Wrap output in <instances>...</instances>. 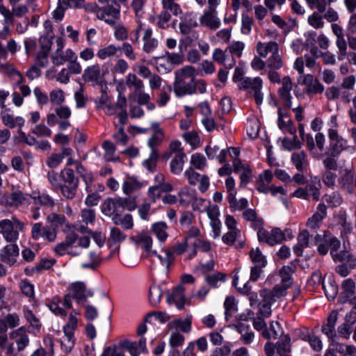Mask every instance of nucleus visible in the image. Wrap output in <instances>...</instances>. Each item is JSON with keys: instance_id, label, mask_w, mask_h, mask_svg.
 I'll use <instances>...</instances> for the list:
<instances>
[{"instance_id": "f257e3e1", "label": "nucleus", "mask_w": 356, "mask_h": 356, "mask_svg": "<svg viewBox=\"0 0 356 356\" xmlns=\"http://www.w3.org/2000/svg\"><path fill=\"white\" fill-rule=\"evenodd\" d=\"M29 331L25 326L19 327L9 332L7 343L0 349L6 356H18L30 343Z\"/></svg>"}, {"instance_id": "f03ea898", "label": "nucleus", "mask_w": 356, "mask_h": 356, "mask_svg": "<svg viewBox=\"0 0 356 356\" xmlns=\"http://www.w3.org/2000/svg\"><path fill=\"white\" fill-rule=\"evenodd\" d=\"M89 236H81L74 232L67 234L65 240L58 243L54 251L56 254L63 256L65 254L75 257L80 254V248L86 249L90 246Z\"/></svg>"}, {"instance_id": "7ed1b4c3", "label": "nucleus", "mask_w": 356, "mask_h": 356, "mask_svg": "<svg viewBox=\"0 0 356 356\" xmlns=\"http://www.w3.org/2000/svg\"><path fill=\"white\" fill-rule=\"evenodd\" d=\"M195 68L186 65L175 72V89H206L207 84L203 79L195 77Z\"/></svg>"}, {"instance_id": "20e7f679", "label": "nucleus", "mask_w": 356, "mask_h": 356, "mask_svg": "<svg viewBox=\"0 0 356 356\" xmlns=\"http://www.w3.org/2000/svg\"><path fill=\"white\" fill-rule=\"evenodd\" d=\"M24 224L15 216L10 219L0 220V234L9 243H15L19 238V232L24 229Z\"/></svg>"}, {"instance_id": "39448f33", "label": "nucleus", "mask_w": 356, "mask_h": 356, "mask_svg": "<svg viewBox=\"0 0 356 356\" xmlns=\"http://www.w3.org/2000/svg\"><path fill=\"white\" fill-rule=\"evenodd\" d=\"M305 60L302 57H298L293 63V68L300 74L298 78L299 85L305 86L307 89H323L322 84L312 74H304Z\"/></svg>"}, {"instance_id": "423d86ee", "label": "nucleus", "mask_w": 356, "mask_h": 356, "mask_svg": "<svg viewBox=\"0 0 356 356\" xmlns=\"http://www.w3.org/2000/svg\"><path fill=\"white\" fill-rule=\"evenodd\" d=\"M120 6L115 1H111V4L99 8L96 10V15L99 19L104 20L111 26H115L119 19Z\"/></svg>"}, {"instance_id": "0eeeda50", "label": "nucleus", "mask_w": 356, "mask_h": 356, "mask_svg": "<svg viewBox=\"0 0 356 356\" xmlns=\"http://www.w3.org/2000/svg\"><path fill=\"white\" fill-rule=\"evenodd\" d=\"M120 6L115 1H111V4L99 8L96 10V15L99 19L104 20L111 26H115L119 19Z\"/></svg>"}, {"instance_id": "6e6552de", "label": "nucleus", "mask_w": 356, "mask_h": 356, "mask_svg": "<svg viewBox=\"0 0 356 356\" xmlns=\"http://www.w3.org/2000/svg\"><path fill=\"white\" fill-rule=\"evenodd\" d=\"M286 232L291 233V229H286L282 232L280 228L275 227L269 232L261 227L257 232V236L259 241L273 246L286 239Z\"/></svg>"}, {"instance_id": "1a4fd4ad", "label": "nucleus", "mask_w": 356, "mask_h": 356, "mask_svg": "<svg viewBox=\"0 0 356 356\" xmlns=\"http://www.w3.org/2000/svg\"><path fill=\"white\" fill-rule=\"evenodd\" d=\"M108 72V68L101 69L98 64L87 67L83 72L82 79L84 81L92 82L96 85H102L104 76Z\"/></svg>"}, {"instance_id": "9d476101", "label": "nucleus", "mask_w": 356, "mask_h": 356, "mask_svg": "<svg viewBox=\"0 0 356 356\" xmlns=\"http://www.w3.org/2000/svg\"><path fill=\"white\" fill-rule=\"evenodd\" d=\"M330 139V154L332 156H338L344 149H351V147L347 145V140L340 137L337 130L330 129L328 130Z\"/></svg>"}, {"instance_id": "9b49d317", "label": "nucleus", "mask_w": 356, "mask_h": 356, "mask_svg": "<svg viewBox=\"0 0 356 356\" xmlns=\"http://www.w3.org/2000/svg\"><path fill=\"white\" fill-rule=\"evenodd\" d=\"M325 240L330 242V254L333 260L335 262L346 261L351 254L346 250L338 252V250L341 246L340 241L337 237L328 233L325 234Z\"/></svg>"}, {"instance_id": "f8f14e48", "label": "nucleus", "mask_w": 356, "mask_h": 356, "mask_svg": "<svg viewBox=\"0 0 356 356\" xmlns=\"http://www.w3.org/2000/svg\"><path fill=\"white\" fill-rule=\"evenodd\" d=\"M40 49L35 58V63L39 67H46L49 63V54L52 46V41L49 37H40L39 39Z\"/></svg>"}, {"instance_id": "ddd939ff", "label": "nucleus", "mask_w": 356, "mask_h": 356, "mask_svg": "<svg viewBox=\"0 0 356 356\" xmlns=\"http://www.w3.org/2000/svg\"><path fill=\"white\" fill-rule=\"evenodd\" d=\"M101 211L106 216L119 217L122 213L119 197L105 199L101 205Z\"/></svg>"}, {"instance_id": "4468645a", "label": "nucleus", "mask_w": 356, "mask_h": 356, "mask_svg": "<svg viewBox=\"0 0 356 356\" xmlns=\"http://www.w3.org/2000/svg\"><path fill=\"white\" fill-rule=\"evenodd\" d=\"M200 24L201 26L211 30H216L220 28L221 21L220 18L217 17V11L204 9L202 15L200 17Z\"/></svg>"}, {"instance_id": "2eb2a0df", "label": "nucleus", "mask_w": 356, "mask_h": 356, "mask_svg": "<svg viewBox=\"0 0 356 356\" xmlns=\"http://www.w3.org/2000/svg\"><path fill=\"white\" fill-rule=\"evenodd\" d=\"M326 215L327 207L324 203L319 204L316 212L307 220L306 223L307 227L311 229H317L320 228Z\"/></svg>"}, {"instance_id": "dca6fc26", "label": "nucleus", "mask_w": 356, "mask_h": 356, "mask_svg": "<svg viewBox=\"0 0 356 356\" xmlns=\"http://www.w3.org/2000/svg\"><path fill=\"white\" fill-rule=\"evenodd\" d=\"M145 186V183L140 181L137 177L134 176H127L122 183V188L126 195H130L140 191Z\"/></svg>"}, {"instance_id": "f3484780", "label": "nucleus", "mask_w": 356, "mask_h": 356, "mask_svg": "<svg viewBox=\"0 0 356 356\" xmlns=\"http://www.w3.org/2000/svg\"><path fill=\"white\" fill-rule=\"evenodd\" d=\"M338 318V312L336 310L332 311L327 319L326 323L323 325L321 331L325 334L329 339L332 340V343L334 341V339L337 337V334L335 330V325Z\"/></svg>"}, {"instance_id": "a211bd4d", "label": "nucleus", "mask_w": 356, "mask_h": 356, "mask_svg": "<svg viewBox=\"0 0 356 356\" xmlns=\"http://www.w3.org/2000/svg\"><path fill=\"white\" fill-rule=\"evenodd\" d=\"M142 41L143 42L142 49L147 54L154 53L159 47V40L153 37L152 29H145L142 36Z\"/></svg>"}, {"instance_id": "6ab92c4d", "label": "nucleus", "mask_w": 356, "mask_h": 356, "mask_svg": "<svg viewBox=\"0 0 356 356\" xmlns=\"http://www.w3.org/2000/svg\"><path fill=\"white\" fill-rule=\"evenodd\" d=\"M198 25L195 15L192 13H186L181 17L179 24V29L181 34L188 35L192 29Z\"/></svg>"}, {"instance_id": "aec40b11", "label": "nucleus", "mask_w": 356, "mask_h": 356, "mask_svg": "<svg viewBox=\"0 0 356 356\" xmlns=\"http://www.w3.org/2000/svg\"><path fill=\"white\" fill-rule=\"evenodd\" d=\"M356 284L351 278L344 280L341 283L342 291L339 295V300L341 302H346L350 300L355 293Z\"/></svg>"}, {"instance_id": "412c9836", "label": "nucleus", "mask_w": 356, "mask_h": 356, "mask_svg": "<svg viewBox=\"0 0 356 356\" xmlns=\"http://www.w3.org/2000/svg\"><path fill=\"white\" fill-rule=\"evenodd\" d=\"M150 97L148 94L143 92L142 90H134L129 95V102L130 104L137 103L139 105H147L149 110H154L155 105L149 102Z\"/></svg>"}, {"instance_id": "4be33fe9", "label": "nucleus", "mask_w": 356, "mask_h": 356, "mask_svg": "<svg viewBox=\"0 0 356 356\" xmlns=\"http://www.w3.org/2000/svg\"><path fill=\"white\" fill-rule=\"evenodd\" d=\"M273 178V172L270 170H265L261 173L256 181L255 188L260 192L265 194L269 193L270 184Z\"/></svg>"}, {"instance_id": "5701e85b", "label": "nucleus", "mask_w": 356, "mask_h": 356, "mask_svg": "<svg viewBox=\"0 0 356 356\" xmlns=\"http://www.w3.org/2000/svg\"><path fill=\"white\" fill-rule=\"evenodd\" d=\"M123 346L131 356H138L142 353H147L146 339L144 337H141L138 342H132L127 340L123 341Z\"/></svg>"}, {"instance_id": "b1692460", "label": "nucleus", "mask_w": 356, "mask_h": 356, "mask_svg": "<svg viewBox=\"0 0 356 356\" xmlns=\"http://www.w3.org/2000/svg\"><path fill=\"white\" fill-rule=\"evenodd\" d=\"M30 198H31V196L24 194L20 191H15L6 197L5 203L10 207H18L28 204Z\"/></svg>"}, {"instance_id": "393cba45", "label": "nucleus", "mask_w": 356, "mask_h": 356, "mask_svg": "<svg viewBox=\"0 0 356 356\" xmlns=\"http://www.w3.org/2000/svg\"><path fill=\"white\" fill-rule=\"evenodd\" d=\"M133 240L147 253V256L155 254V251L152 250V238L147 232L138 233L133 237Z\"/></svg>"}, {"instance_id": "a878e982", "label": "nucleus", "mask_w": 356, "mask_h": 356, "mask_svg": "<svg viewBox=\"0 0 356 356\" xmlns=\"http://www.w3.org/2000/svg\"><path fill=\"white\" fill-rule=\"evenodd\" d=\"M18 255L19 248L16 244H15V243H11L10 244L5 246L1 250L0 253L1 259L10 265L15 263V258Z\"/></svg>"}, {"instance_id": "bb28decb", "label": "nucleus", "mask_w": 356, "mask_h": 356, "mask_svg": "<svg viewBox=\"0 0 356 356\" xmlns=\"http://www.w3.org/2000/svg\"><path fill=\"white\" fill-rule=\"evenodd\" d=\"M291 161L298 171L301 172L307 171L309 166V161L307 154L304 151L292 153Z\"/></svg>"}, {"instance_id": "cd10ccee", "label": "nucleus", "mask_w": 356, "mask_h": 356, "mask_svg": "<svg viewBox=\"0 0 356 356\" xmlns=\"http://www.w3.org/2000/svg\"><path fill=\"white\" fill-rule=\"evenodd\" d=\"M170 304H175L178 309H182L185 304L184 288L178 286L167 297Z\"/></svg>"}, {"instance_id": "c85d7f7f", "label": "nucleus", "mask_w": 356, "mask_h": 356, "mask_svg": "<svg viewBox=\"0 0 356 356\" xmlns=\"http://www.w3.org/2000/svg\"><path fill=\"white\" fill-rule=\"evenodd\" d=\"M1 118L3 124L10 129H14L15 127H18V129L22 128L25 123V120L22 117H15L5 111L1 113Z\"/></svg>"}, {"instance_id": "c756f323", "label": "nucleus", "mask_w": 356, "mask_h": 356, "mask_svg": "<svg viewBox=\"0 0 356 356\" xmlns=\"http://www.w3.org/2000/svg\"><path fill=\"white\" fill-rule=\"evenodd\" d=\"M72 296L78 303H83L86 300V286L83 282H73L69 286Z\"/></svg>"}, {"instance_id": "7c9ffc66", "label": "nucleus", "mask_w": 356, "mask_h": 356, "mask_svg": "<svg viewBox=\"0 0 356 356\" xmlns=\"http://www.w3.org/2000/svg\"><path fill=\"white\" fill-rule=\"evenodd\" d=\"M75 53L71 49L65 51H55L51 56L52 63L56 65H62L75 58Z\"/></svg>"}, {"instance_id": "2f4dec72", "label": "nucleus", "mask_w": 356, "mask_h": 356, "mask_svg": "<svg viewBox=\"0 0 356 356\" xmlns=\"http://www.w3.org/2000/svg\"><path fill=\"white\" fill-rule=\"evenodd\" d=\"M256 49L258 54L263 58H266L268 54H274L279 51V47L276 42L270 41L268 42H259L257 44Z\"/></svg>"}, {"instance_id": "473e14b6", "label": "nucleus", "mask_w": 356, "mask_h": 356, "mask_svg": "<svg viewBox=\"0 0 356 356\" xmlns=\"http://www.w3.org/2000/svg\"><path fill=\"white\" fill-rule=\"evenodd\" d=\"M186 156V154L184 152L175 153L170 163V171L172 174H181L185 163Z\"/></svg>"}, {"instance_id": "72a5a7b5", "label": "nucleus", "mask_w": 356, "mask_h": 356, "mask_svg": "<svg viewBox=\"0 0 356 356\" xmlns=\"http://www.w3.org/2000/svg\"><path fill=\"white\" fill-rule=\"evenodd\" d=\"M227 200L232 211H244L248 206V201L246 198L237 200L236 194L231 193L227 195Z\"/></svg>"}, {"instance_id": "f704fd0d", "label": "nucleus", "mask_w": 356, "mask_h": 356, "mask_svg": "<svg viewBox=\"0 0 356 356\" xmlns=\"http://www.w3.org/2000/svg\"><path fill=\"white\" fill-rule=\"evenodd\" d=\"M98 108H106V113L108 115H113L115 113L114 104H111V96L108 94L107 90H102L101 97L95 101Z\"/></svg>"}, {"instance_id": "c9c22d12", "label": "nucleus", "mask_w": 356, "mask_h": 356, "mask_svg": "<svg viewBox=\"0 0 356 356\" xmlns=\"http://www.w3.org/2000/svg\"><path fill=\"white\" fill-rule=\"evenodd\" d=\"M310 234L307 229L301 231L298 236V243L293 247V251L297 256L302 255V250L309 245Z\"/></svg>"}, {"instance_id": "e433bc0d", "label": "nucleus", "mask_w": 356, "mask_h": 356, "mask_svg": "<svg viewBox=\"0 0 356 356\" xmlns=\"http://www.w3.org/2000/svg\"><path fill=\"white\" fill-rule=\"evenodd\" d=\"M321 188V184L320 179H318L317 177L312 179L305 186V190H307L308 197L309 198V196L311 195L313 200H318L320 197Z\"/></svg>"}, {"instance_id": "4c0bfd02", "label": "nucleus", "mask_w": 356, "mask_h": 356, "mask_svg": "<svg viewBox=\"0 0 356 356\" xmlns=\"http://www.w3.org/2000/svg\"><path fill=\"white\" fill-rule=\"evenodd\" d=\"M242 216L246 221L252 222L254 227L260 228L264 223L261 218L257 216L255 209H248V207L243 211Z\"/></svg>"}, {"instance_id": "58836bf2", "label": "nucleus", "mask_w": 356, "mask_h": 356, "mask_svg": "<svg viewBox=\"0 0 356 356\" xmlns=\"http://www.w3.org/2000/svg\"><path fill=\"white\" fill-rule=\"evenodd\" d=\"M288 288H285L282 284L276 285L272 291L268 290H263L261 292V296L264 298H269L272 301H275V298H280L283 297L286 293V289Z\"/></svg>"}, {"instance_id": "ea45409f", "label": "nucleus", "mask_w": 356, "mask_h": 356, "mask_svg": "<svg viewBox=\"0 0 356 356\" xmlns=\"http://www.w3.org/2000/svg\"><path fill=\"white\" fill-rule=\"evenodd\" d=\"M263 81L257 77H243L241 79L239 86L241 89H261L262 88Z\"/></svg>"}, {"instance_id": "a19ab883", "label": "nucleus", "mask_w": 356, "mask_h": 356, "mask_svg": "<svg viewBox=\"0 0 356 356\" xmlns=\"http://www.w3.org/2000/svg\"><path fill=\"white\" fill-rule=\"evenodd\" d=\"M331 234L328 230H325L323 234H316L315 236V243L318 245V252L321 255H325L328 252L330 242L325 240V234Z\"/></svg>"}, {"instance_id": "79ce46f5", "label": "nucleus", "mask_w": 356, "mask_h": 356, "mask_svg": "<svg viewBox=\"0 0 356 356\" xmlns=\"http://www.w3.org/2000/svg\"><path fill=\"white\" fill-rule=\"evenodd\" d=\"M163 253V254H159L155 251V254H150L148 257H152L155 256L159 259L161 265L163 266L166 270H168L174 260L173 252L169 250H164Z\"/></svg>"}, {"instance_id": "37998d69", "label": "nucleus", "mask_w": 356, "mask_h": 356, "mask_svg": "<svg viewBox=\"0 0 356 356\" xmlns=\"http://www.w3.org/2000/svg\"><path fill=\"white\" fill-rule=\"evenodd\" d=\"M353 173L350 171H346L339 179V184L341 187L350 194L353 192Z\"/></svg>"}, {"instance_id": "c03bdc74", "label": "nucleus", "mask_w": 356, "mask_h": 356, "mask_svg": "<svg viewBox=\"0 0 356 356\" xmlns=\"http://www.w3.org/2000/svg\"><path fill=\"white\" fill-rule=\"evenodd\" d=\"M195 191H189L186 187L182 188L178 193L179 202L183 207H188L194 199Z\"/></svg>"}, {"instance_id": "a18cd8bd", "label": "nucleus", "mask_w": 356, "mask_h": 356, "mask_svg": "<svg viewBox=\"0 0 356 356\" xmlns=\"http://www.w3.org/2000/svg\"><path fill=\"white\" fill-rule=\"evenodd\" d=\"M24 316L26 321L29 323V326L32 328L33 332L39 331L42 326L41 323L33 312L27 308L24 309Z\"/></svg>"}, {"instance_id": "49530a36", "label": "nucleus", "mask_w": 356, "mask_h": 356, "mask_svg": "<svg viewBox=\"0 0 356 356\" xmlns=\"http://www.w3.org/2000/svg\"><path fill=\"white\" fill-rule=\"evenodd\" d=\"M280 275L281 277V284L285 288L290 287L293 284L291 275L293 269L289 266H284L280 270Z\"/></svg>"}, {"instance_id": "de8ad7c7", "label": "nucleus", "mask_w": 356, "mask_h": 356, "mask_svg": "<svg viewBox=\"0 0 356 356\" xmlns=\"http://www.w3.org/2000/svg\"><path fill=\"white\" fill-rule=\"evenodd\" d=\"M63 184H79V179L75 177L71 168H64L60 172Z\"/></svg>"}, {"instance_id": "09e8293b", "label": "nucleus", "mask_w": 356, "mask_h": 356, "mask_svg": "<svg viewBox=\"0 0 356 356\" xmlns=\"http://www.w3.org/2000/svg\"><path fill=\"white\" fill-rule=\"evenodd\" d=\"M226 280V275L220 272L207 275L205 277V281L211 287H218L219 283H224Z\"/></svg>"}, {"instance_id": "8fccbe9b", "label": "nucleus", "mask_w": 356, "mask_h": 356, "mask_svg": "<svg viewBox=\"0 0 356 356\" xmlns=\"http://www.w3.org/2000/svg\"><path fill=\"white\" fill-rule=\"evenodd\" d=\"M190 164V168L202 170L207 166V162L204 155L200 153H195L191 157Z\"/></svg>"}, {"instance_id": "3c124183", "label": "nucleus", "mask_w": 356, "mask_h": 356, "mask_svg": "<svg viewBox=\"0 0 356 356\" xmlns=\"http://www.w3.org/2000/svg\"><path fill=\"white\" fill-rule=\"evenodd\" d=\"M176 0H161L163 10L171 12L175 16H178L182 13L179 4L175 2Z\"/></svg>"}, {"instance_id": "603ef678", "label": "nucleus", "mask_w": 356, "mask_h": 356, "mask_svg": "<svg viewBox=\"0 0 356 356\" xmlns=\"http://www.w3.org/2000/svg\"><path fill=\"white\" fill-rule=\"evenodd\" d=\"M250 257L254 266L264 268L266 266L267 261L259 248L252 249L250 252Z\"/></svg>"}, {"instance_id": "864d4df0", "label": "nucleus", "mask_w": 356, "mask_h": 356, "mask_svg": "<svg viewBox=\"0 0 356 356\" xmlns=\"http://www.w3.org/2000/svg\"><path fill=\"white\" fill-rule=\"evenodd\" d=\"M120 50V47H116L114 44H109L104 48L99 49L97 51V56L99 59L105 60L108 57L116 55L117 52Z\"/></svg>"}, {"instance_id": "5fc2aeb1", "label": "nucleus", "mask_w": 356, "mask_h": 356, "mask_svg": "<svg viewBox=\"0 0 356 356\" xmlns=\"http://www.w3.org/2000/svg\"><path fill=\"white\" fill-rule=\"evenodd\" d=\"M113 222L117 225H121L125 229H131L134 227L133 216L127 213L122 217H113Z\"/></svg>"}, {"instance_id": "6e6d98bb", "label": "nucleus", "mask_w": 356, "mask_h": 356, "mask_svg": "<svg viewBox=\"0 0 356 356\" xmlns=\"http://www.w3.org/2000/svg\"><path fill=\"white\" fill-rule=\"evenodd\" d=\"M152 229L161 242H163L166 240L168 234L166 232L167 225L165 222H159L153 224Z\"/></svg>"}, {"instance_id": "4d7b16f0", "label": "nucleus", "mask_w": 356, "mask_h": 356, "mask_svg": "<svg viewBox=\"0 0 356 356\" xmlns=\"http://www.w3.org/2000/svg\"><path fill=\"white\" fill-rule=\"evenodd\" d=\"M127 351L122 341L116 346L106 348L100 356H125Z\"/></svg>"}, {"instance_id": "13d9d810", "label": "nucleus", "mask_w": 356, "mask_h": 356, "mask_svg": "<svg viewBox=\"0 0 356 356\" xmlns=\"http://www.w3.org/2000/svg\"><path fill=\"white\" fill-rule=\"evenodd\" d=\"M74 345V333L67 332L60 339L62 350L65 354L69 353Z\"/></svg>"}, {"instance_id": "bf43d9fd", "label": "nucleus", "mask_w": 356, "mask_h": 356, "mask_svg": "<svg viewBox=\"0 0 356 356\" xmlns=\"http://www.w3.org/2000/svg\"><path fill=\"white\" fill-rule=\"evenodd\" d=\"M0 69L4 72L10 73L11 74L15 76L17 82L21 81V74L14 68L13 65L6 60V58L0 57Z\"/></svg>"}, {"instance_id": "052dcab7", "label": "nucleus", "mask_w": 356, "mask_h": 356, "mask_svg": "<svg viewBox=\"0 0 356 356\" xmlns=\"http://www.w3.org/2000/svg\"><path fill=\"white\" fill-rule=\"evenodd\" d=\"M79 184H62L58 188L63 197L68 200H72L75 197Z\"/></svg>"}, {"instance_id": "680f3d73", "label": "nucleus", "mask_w": 356, "mask_h": 356, "mask_svg": "<svg viewBox=\"0 0 356 356\" xmlns=\"http://www.w3.org/2000/svg\"><path fill=\"white\" fill-rule=\"evenodd\" d=\"M88 261H83L81 267L83 268H88L94 270L101 263V259L97 253L95 252H90L88 254Z\"/></svg>"}, {"instance_id": "e2e57ef3", "label": "nucleus", "mask_w": 356, "mask_h": 356, "mask_svg": "<svg viewBox=\"0 0 356 356\" xmlns=\"http://www.w3.org/2000/svg\"><path fill=\"white\" fill-rule=\"evenodd\" d=\"M119 200L122 212L125 209L129 211H132L137 208L136 197H119Z\"/></svg>"}, {"instance_id": "0e129e2a", "label": "nucleus", "mask_w": 356, "mask_h": 356, "mask_svg": "<svg viewBox=\"0 0 356 356\" xmlns=\"http://www.w3.org/2000/svg\"><path fill=\"white\" fill-rule=\"evenodd\" d=\"M69 8L67 0H58L56 8L52 12V17L56 21L63 19L65 10Z\"/></svg>"}, {"instance_id": "69168bd1", "label": "nucleus", "mask_w": 356, "mask_h": 356, "mask_svg": "<svg viewBox=\"0 0 356 356\" xmlns=\"http://www.w3.org/2000/svg\"><path fill=\"white\" fill-rule=\"evenodd\" d=\"M54 263L51 260L44 259L42 260L38 264H37L35 267L31 268H25V273L28 275H32L34 273H39L42 270L44 269H49Z\"/></svg>"}, {"instance_id": "338daca9", "label": "nucleus", "mask_w": 356, "mask_h": 356, "mask_svg": "<svg viewBox=\"0 0 356 356\" xmlns=\"http://www.w3.org/2000/svg\"><path fill=\"white\" fill-rule=\"evenodd\" d=\"M291 339L288 335H285L283 338L277 342L276 348L277 353L280 355H284L290 351L291 345H290Z\"/></svg>"}, {"instance_id": "774afa93", "label": "nucleus", "mask_w": 356, "mask_h": 356, "mask_svg": "<svg viewBox=\"0 0 356 356\" xmlns=\"http://www.w3.org/2000/svg\"><path fill=\"white\" fill-rule=\"evenodd\" d=\"M163 296V291L159 286H152L149 289V301L152 305H157Z\"/></svg>"}]
</instances>
